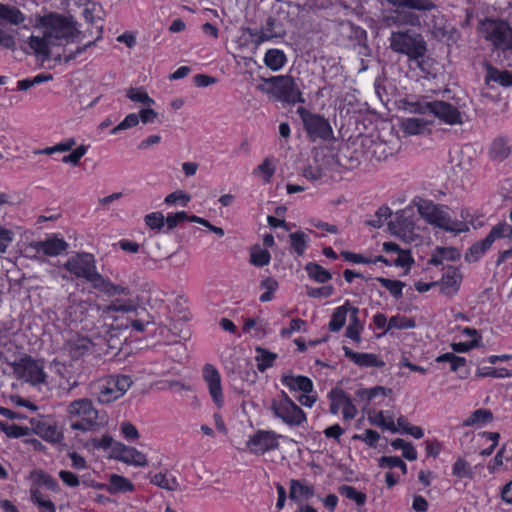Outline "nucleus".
<instances>
[{
    "instance_id": "f257e3e1",
    "label": "nucleus",
    "mask_w": 512,
    "mask_h": 512,
    "mask_svg": "<svg viewBox=\"0 0 512 512\" xmlns=\"http://www.w3.org/2000/svg\"><path fill=\"white\" fill-rule=\"evenodd\" d=\"M43 35L29 38L26 53L34 54L38 60L45 62L50 58H59L60 54L53 53V47L59 46L64 38V16L49 14L42 19Z\"/></svg>"
},
{
    "instance_id": "f03ea898",
    "label": "nucleus",
    "mask_w": 512,
    "mask_h": 512,
    "mask_svg": "<svg viewBox=\"0 0 512 512\" xmlns=\"http://www.w3.org/2000/svg\"><path fill=\"white\" fill-rule=\"evenodd\" d=\"M75 15H66V63L75 60L88 48L94 46L103 37V25H96V35L90 28L82 29Z\"/></svg>"
},
{
    "instance_id": "7ed1b4c3",
    "label": "nucleus",
    "mask_w": 512,
    "mask_h": 512,
    "mask_svg": "<svg viewBox=\"0 0 512 512\" xmlns=\"http://www.w3.org/2000/svg\"><path fill=\"white\" fill-rule=\"evenodd\" d=\"M414 205L420 216L430 225L454 233L468 230V226L464 222L453 220L447 208L443 205L435 204L433 201L423 198L414 200Z\"/></svg>"
},
{
    "instance_id": "20e7f679",
    "label": "nucleus",
    "mask_w": 512,
    "mask_h": 512,
    "mask_svg": "<svg viewBox=\"0 0 512 512\" xmlns=\"http://www.w3.org/2000/svg\"><path fill=\"white\" fill-rule=\"evenodd\" d=\"M389 43L392 51L406 55L411 61L423 58L427 51L424 37L413 29L392 31Z\"/></svg>"
},
{
    "instance_id": "39448f33",
    "label": "nucleus",
    "mask_w": 512,
    "mask_h": 512,
    "mask_svg": "<svg viewBox=\"0 0 512 512\" xmlns=\"http://www.w3.org/2000/svg\"><path fill=\"white\" fill-rule=\"evenodd\" d=\"M67 411L71 428L83 431L95 430L106 418L105 415L99 413L93 406L92 401L87 398L74 400L69 404Z\"/></svg>"
},
{
    "instance_id": "423d86ee",
    "label": "nucleus",
    "mask_w": 512,
    "mask_h": 512,
    "mask_svg": "<svg viewBox=\"0 0 512 512\" xmlns=\"http://www.w3.org/2000/svg\"><path fill=\"white\" fill-rule=\"evenodd\" d=\"M5 363L12 367L13 373L18 379L32 385L42 384L46 380L43 362L32 358L28 354H22L20 357H14V359L5 357Z\"/></svg>"
},
{
    "instance_id": "0eeeda50",
    "label": "nucleus",
    "mask_w": 512,
    "mask_h": 512,
    "mask_svg": "<svg viewBox=\"0 0 512 512\" xmlns=\"http://www.w3.org/2000/svg\"><path fill=\"white\" fill-rule=\"evenodd\" d=\"M271 411L289 427H299L307 421L304 411L288 396L281 391L278 396L271 400Z\"/></svg>"
},
{
    "instance_id": "6e6552de",
    "label": "nucleus",
    "mask_w": 512,
    "mask_h": 512,
    "mask_svg": "<svg viewBox=\"0 0 512 512\" xmlns=\"http://www.w3.org/2000/svg\"><path fill=\"white\" fill-rule=\"evenodd\" d=\"M96 311L103 325L115 327V323L121 320L124 315L137 310L136 303L129 297L115 298L109 304L96 305Z\"/></svg>"
},
{
    "instance_id": "1a4fd4ad",
    "label": "nucleus",
    "mask_w": 512,
    "mask_h": 512,
    "mask_svg": "<svg viewBox=\"0 0 512 512\" xmlns=\"http://www.w3.org/2000/svg\"><path fill=\"white\" fill-rule=\"evenodd\" d=\"M499 238L512 239V225L502 222L493 226L484 239L474 243L468 249L465 254L466 261L469 263L478 261L490 249L494 241Z\"/></svg>"
},
{
    "instance_id": "9d476101",
    "label": "nucleus",
    "mask_w": 512,
    "mask_h": 512,
    "mask_svg": "<svg viewBox=\"0 0 512 512\" xmlns=\"http://www.w3.org/2000/svg\"><path fill=\"white\" fill-rule=\"evenodd\" d=\"M132 384L133 381L128 375H110L99 384L98 401L109 404L121 398Z\"/></svg>"
},
{
    "instance_id": "9b49d317",
    "label": "nucleus",
    "mask_w": 512,
    "mask_h": 512,
    "mask_svg": "<svg viewBox=\"0 0 512 512\" xmlns=\"http://www.w3.org/2000/svg\"><path fill=\"white\" fill-rule=\"evenodd\" d=\"M304 128L312 141L316 139L329 140L333 135L332 127L327 119L319 114H314L304 107L297 109Z\"/></svg>"
},
{
    "instance_id": "f8f14e48",
    "label": "nucleus",
    "mask_w": 512,
    "mask_h": 512,
    "mask_svg": "<svg viewBox=\"0 0 512 512\" xmlns=\"http://www.w3.org/2000/svg\"><path fill=\"white\" fill-rule=\"evenodd\" d=\"M482 32L486 40L496 48L512 49V28L501 20H486L482 22Z\"/></svg>"
},
{
    "instance_id": "ddd939ff",
    "label": "nucleus",
    "mask_w": 512,
    "mask_h": 512,
    "mask_svg": "<svg viewBox=\"0 0 512 512\" xmlns=\"http://www.w3.org/2000/svg\"><path fill=\"white\" fill-rule=\"evenodd\" d=\"M264 81L272 86V92L289 104L304 103L300 88L290 75L273 76Z\"/></svg>"
},
{
    "instance_id": "4468645a",
    "label": "nucleus",
    "mask_w": 512,
    "mask_h": 512,
    "mask_svg": "<svg viewBox=\"0 0 512 512\" xmlns=\"http://www.w3.org/2000/svg\"><path fill=\"white\" fill-rule=\"evenodd\" d=\"M66 270L77 277L85 278L91 285L100 274L96 270L94 256L90 253H76L66 262Z\"/></svg>"
},
{
    "instance_id": "2eb2a0df",
    "label": "nucleus",
    "mask_w": 512,
    "mask_h": 512,
    "mask_svg": "<svg viewBox=\"0 0 512 512\" xmlns=\"http://www.w3.org/2000/svg\"><path fill=\"white\" fill-rule=\"evenodd\" d=\"M121 327H128V322H121L116 324V327H110L108 325L102 326L101 335L99 342L94 345L99 346V349L106 354L115 355L116 351L120 350L122 345V339L118 335V331Z\"/></svg>"
},
{
    "instance_id": "dca6fc26",
    "label": "nucleus",
    "mask_w": 512,
    "mask_h": 512,
    "mask_svg": "<svg viewBox=\"0 0 512 512\" xmlns=\"http://www.w3.org/2000/svg\"><path fill=\"white\" fill-rule=\"evenodd\" d=\"M110 457L137 467H143L148 463L146 456L142 452L122 443L114 444Z\"/></svg>"
},
{
    "instance_id": "f3484780",
    "label": "nucleus",
    "mask_w": 512,
    "mask_h": 512,
    "mask_svg": "<svg viewBox=\"0 0 512 512\" xmlns=\"http://www.w3.org/2000/svg\"><path fill=\"white\" fill-rule=\"evenodd\" d=\"M278 436L272 431H258L247 442L249 450L257 455L278 448Z\"/></svg>"
},
{
    "instance_id": "a211bd4d",
    "label": "nucleus",
    "mask_w": 512,
    "mask_h": 512,
    "mask_svg": "<svg viewBox=\"0 0 512 512\" xmlns=\"http://www.w3.org/2000/svg\"><path fill=\"white\" fill-rule=\"evenodd\" d=\"M92 341L87 337H79L76 339H69L68 344H66V350H68L69 355L73 358L74 364L70 366L74 368L72 373L77 374L79 377L83 371V362L80 360L85 353L88 352Z\"/></svg>"
},
{
    "instance_id": "6ab92c4d",
    "label": "nucleus",
    "mask_w": 512,
    "mask_h": 512,
    "mask_svg": "<svg viewBox=\"0 0 512 512\" xmlns=\"http://www.w3.org/2000/svg\"><path fill=\"white\" fill-rule=\"evenodd\" d=\"M82 296L85 295L82 294ZM68 301L70 304L66 307V314H68L71 322H83L86 320L89 311L96 310L95 306L97 304L94 305L88 302L87 299L72 293L69 295Z\"/></svg>"
},
{
    "instance_id": "aec40b11",
    "label": "nucleus",
    "mask_w": 512,
    "mask_h": 512,
    "mask_svg": "<svg viewBox=\"0 0 512 512\" xmlns=\"http://www.w3.org/2000/svg\"><path fill=\"white\" fill-rule=\"evenodd\" d=\"M432 114L449 125L462 124V114L454 105L445 101H433Z\"/></svg>"
},
{
    "instance_id": "412c9836",
    "label": "nucleus",
    "mask_w": 512,
    "mask_h": 512,
    "mask_svg": "<svg viewBox=\"0 0 512 512\" xmlns=\"http://www.w3.org/2000/svg\"><path fill=\"white\" fill-rule=\"evenodd\" d=\"M203 377L208 384L209 393L214 403L221 407L223 405V393L218 370L213 365L206 364L203 368Z\"/></svg>"
},
{
    "instance_id": "4be33fe9",
    "label": "nucleus",
    "mask_w": 512,
    "mask_h": 512,
    "mask_svg": "<svg viewBox=\"0 0 512 512\" xmlns=\"http://www.w3.org/2000/svg\"><path fill=\"white\" fill-rule=\"evenodd\" d=\"M29 248L34 250L35 257H40V255L54 257L64 251V240L47 238L43 241H33L29 244Z\"/></svg>"
},
{
    "instance_id": "5701e85b",
    "label": "nucleus",
    "mask_w": 512,
    "mask_h": 512,
    "mask_svg": "<svg viewBox=\"0 0 512 512\" xmlns=\"http://www.w3.org/2000/svg\"><path fill=\"white\" fill-rule=\"evenodd\" d=\"M383 22L387 26H403V25H411L415 26L419 24V17L413 12L405 11V10H395L388 12L383 17Z\"/></svg>"
},
{
    "instance_id": "b1692460",
    "label": "nucleus",
    "mask_w": 512,
    "mask_h": 512,
    "mask_svg": "<svg viewBox=\"0 0 512 512\" xmlns=\"http://www.w3.org/2000/svg\"><path fill=\"white\" fill-rule=\"evenodd\" d=\"M345 356L360 367H383L385 363L373 353L354 352L350 348L343 347Z\"/></svg>"
},
{
    "instance_id": "393cba45",
    "label": "nucleus",
    "mask_w": 512,
    "mask_h": 512,
    "mask_svg": "<svg viewBox=\"0 0 512 512\" xmlns=\"http://www.w3.org/2000/svg\"><path fill=\"white\" fill-rule=\"evenodd\" d=\"M281 382L291 391H301L303 393L310 394L313 390V383L311 379L306 376L284 374L281 378Z\"/></svg>"
},
{
    "instance_id": "a878e982",
    "label": "nucleus",
    "mask_w": 512,
    "mask_h": 512,
    "mask_svg": "<svg viewBox=\"0 0 512 512\" xmlns=\"http://www.w3.org/2000/svg\"><path fill=\"white\" fill-rule=\"evenodd\" d=\"M93 288L103 292L109 297L130 295V289L128 287L114 284L109 279L104 278L101 274L96 278V282L93 284Z\"/></svg>"
},
{
    "instance_id": "bb28decb",
    "label": "nucleus",
    "mask_w": 512,
    "mask_h": 512,
    "mask_svg": "<svg viewBox=\"0 0 512 512\" xmlns=\"http://www.w3.org/2000/svg\"><path fill=\"white\" fill-rule=\"evenodd\" d=\"M486 75H485V83L489 85L491 81L498 83L503 87L512 86V71L508 70H499L496 67H493L489 63H485Z\"/></svg>"
},
{
    "instance_id": "cd10ccee",
    "label": "nucleus",
    "mask_w": 512,
    "mask_h": 512,
    "mask_svg": "<svg viewBox=\"0 0 512 512\" xmlns=\"http://www.w3.org/2000/svg\"><path fill=\"white\" fill-rule=\"evenodd\" d=\"M278 28L279 24L277 19L274 17H268L265 25L261 28V35L258 37V39H254L253 43L256 46H259L273 38L281 37L283 33Z\"/></svg>"
},
{
    "instance_id": "c85d7f7f",
    "label": "nucleus",
    "mask_w": 512,
    "mask_h": 512,
    "mask_svg": "<svg viewBox=\"0 0 512 512\" xmlns=\"http://www.w3.org/2000/svg\"><path fill=\"white\" fill-rule=\"evenodd\" d=\"M511 153V146L509 144V140L505 137L496 138L489 150L490 157L495 161H503L506 159Z\"/></svg>"
},
{
    "instance_id": "c756f323",
    "label": "nucleus",
    "mask_w": 512,
    "mask_h": 512,
    "mask_svg": "<svg viewBox=\"0 0 512 512\" xmlns=\"http://www.w3.org/2000/svg\"><path fill=\"white\" fill-rule=\"evenodd\" d=\"M305 271L308 274V277L317 283H327L332 279L331 273L315 262H309L304 267Z\"/></svg>"
},
{
    "instance_id": "7c9ffc66",
    "label": "nucleus",
    "mask_w": 512,
    "mask_h": 512,
    "mask_svg": "<svg viewBox=\"0 0 512 512\" xmlns=\"http://www.w3.org/2000/svg\"><path fill=\"white\" fill-rule=\"evenodd\" d=\"M286 61V55L279 49H269L264 57L265 65L273 71L280 70Z\"/></svg>"
},
{
    "instance_id": "2f4dec72",
    "label": "nucleus",
    "mask_w": 512,
    "mask_h": 512,
    "mask_svg": "<svg viewBox=\"0 0 512 512\" xmlns=\"http://www.w3.org/2000/svg\"><path fill=\"white\" fill-rule=\"evenodd\" d=\"M493 420V413L488 409H477L463 421V426L472 427L484 425Z\"/></svg>"
},
{
    "instance_id": "473e14b6",
    "label": "nucleus",
    "mask_w": 512,
    "mask_h": 512,
    "mask_svg": "<svg viewBox=\"0 0 512 512\" xmlns=\"http://www.w3.org/2000/svg\"><path fill=\"white\" fill-rule=\"evenodd\" d=\"M460 281L461 275L457 270H448L441 278V291L445 294L450 293L451 290L456 291Z\"/></svg>"
},
{
    "instance_id": "72a5a7b5",
    "label": "nucleus",
    "mask_w": 512,
    "mask_h": 512,
    "mask_svg": "<svg viewBox=\"0 0 512 512\" xmlns=\"http://www.w3.org/2000/svg\"><path fill=\"white\" fill-rule=\"evenodd\" d=\"M134 489V485L127 478L118 475L112 474L108 483V490L111 493H119V492H129Z\"/></svg>"
},
{
    "instance_id": "f704fd0d",
    "label": "nucleus",
    "mask_w": 512,
    "mask_h": 512,
    "mask_svg": "<svg viewBox=\"0 0 512 512\" xmlns=\"http://www.w3.org/2000/svg\"><path fill=\"white\" fill-rule=\"evenodd\" d=\"M0 19L18 25L25 20L23 13L16 7L0 3Z\"/></svg>"
},
{
    "instance_id": "c9c22d12",
    "label": "nucleus",
    "mask_w": 512,
    "mask_h": 512,
    "mask_svg": "<svg viewBox=\"0 0 512 512\" xmlns=\"http://www.w3.org/2000/svg\"><path fill=\"white\" fill-rule=\"evenodd\" d=\"M151 483L168 491H177L180 484L177 479L167 473H157L151 478Z\"/></svg>"
},
{
    "instance_id": "e433bc0d",
    "label": "nucleus",
    "mask_w": 512,
    "mask_h": 512,
    "mask_svg": "<svg viewBox=\"0 0 512 512\" xmlns=\"http://www.w3.org/2000/svg\"><path fill=\"white\" fill-rule=\"evenodd\" d=\"M36 434L41 436L43 439L47 441L57 442L60 440L62 434L59 432L56 427L47 424L45 422H38L34 428Z\"/></svg>"
},
{
    "instance_id": "4c0bfd02",
    "label": "nucleus",
    "mask_w": 512,
    "mask_h": 512,
    "mask_svg": "<svg viewBox=\"0 0 512 512\" xmlns=\"http://www.w3.org/2000/svg\"><path fill=\"white\" fill-rule=\"evenodd\" d=\"M348 305L349 302L347 301L343 306H340L335 309L334 313L332 314L331 320L329 322V329L332 332H337L342 329L346 322V316L348 313Z\"/></svg>"
},
{
    "instance_id": "58836bf2",
    "label": "nucleus",
    "mask_w": 512,
    "mask_h": 512,
    "mask_svg": "<svg viewBox=\"0 0 512 512\" xmlns=\"http://www.w3.org/2000/svg\"><path fill=\"white\" fill-rule=\"evenodd\" d=\"M256 351L257 368L259 371L264 372L266 369L273 366L277 354L260 347L256 348Z\"/></svg>"
},
{
    "instance_id": "ea45409f",
    "label": "nucleus",
    "mask_w": 512,
    "mask_h": 512,
    "mask_svg": "<svg viewBox=\"0 0 512 512\" xmlns=\"http://www.w3.org/2000/svg\"><path fill=\"white\" fill-rule=\"evenodd\" d=\"M126 96L133 102L140 103L145 107H151L155 104L148 93L142 88L131 87L127 90Z\"/></svg>"
},
{
    "instance_id": "a19ab883",
    "label": "nucleus",
    "mask_w": 512,
    "mask_h": 512,
    "mask_svg": "<svg viewBox=\"0 0 512 512\" xmlns=\"http://www.w3.org/2000/svg\"><path fill=\"white\" fill-rule=\"evenodd\" d=\"M290 247L298 256H302L308 243L307 235L302 231H296L289 235Z\"/></svg>"
},
{
    "instance_id": "79ce46f5",
    "label": "nucleus",
    "mask_w": 512,
    "mask_h": 512,
    "mask_svg": "<svg viewBox=\"0 0 512 512\" xmlns=\"http://www.w3.org/2000/svg\"><path fill=\"white\" fill-rule=\"evenodd\" d=\"M389 3L398 6H405L416 10H432L436 6L432 0H387Z\"/></svg>"
},
{
    "instance_id": "37998d69",
    "label": "nucleus",
    "mask_w": 512,
    "mask_h": 512,
    "mask_svg": "<svg viewBox=\"0 0 512 512\" xmlns=\"http://www.w3.org/2000/svg\"><path fill=\"white\" fill-rule=\"evenodd\" d=\"M338 493L341 496L354 501L359 506L364 505L367 499L365 493L358 491L356 488L350 485H341L338 488Z\"/></svg>"
},
{
    "instance_id": "c03bdc74",
    "label": "nucleus",
    "mask_w": 512,
    "mask_h": 512,
    "mask_svg": "<svg viewBox=\"0 0 512 512\" xmlns=\"http://www.w3.org/2000/svg\"><path fill=\"white\" fill-rule=\"evenodd\" d=\"M314 495V490L312 486H306L302 485L297 480H291L290 483V498L291 499H297V498H305L309 499Z\"/></svg>"
},
{
    "instance_id": "a18cd8bd",
    "label": "nucleus",
    "mask_w": 512,
    "mask_h": 512,
    "mask_svg": "<svg viewBox=\"0 0 512 512\" xmlns=\"http://www.w3.org/2000/svg\"><path fill=\"white\" fill-rule=\"evenodd\" d=\"M0 431L9 438H19L30 434V428L9 424L4 421H0Z\"/></svg>"
},
{
    "instance_id": "49530a36",
    "label": "nucleus",
    "mask_w": 512,
    "mask_h": 512,
    "mask_svg": "<svg viewBox=\"0 0 512 512\" xmlns=\"http://www.w3.org/2000/svg\"><path fill=\"white\" fill-rule=\"evenodd\" d=\"M376 281H378L383 287H385L390 294L399 299L403 296L402 290L405 286V283L399 280H391L384 277H377Z\"/></svg>"
},
{
    "instance_id": "de8ad7c7",
    "label": "nucleus",
    "mask_w": 512,
    "mask_h": 512,
    "mask_svg": "<svg viewBox=\"0 0 512 512\" xmlns=\"http://www.w3.org/2000/svg\"><path fill=\"white\" fill-rule=\"evenodd\" d=\"M427 126V122L420 118H407L402 122V129L409 135L421 133Z\"/></svg>"
},
{
    "instance_id": "09e8293b",
    "label": "nucleus",
    "mask_w": 512,
    "mask_h": 512,
    "mask_svg": "<svg viewBox=\"0 0 512 512\" xmlns=\"http://www.w3.org/2000/svg\"><path fill=\"white\" fill-rule=\"evenodd\" d=\"M416 326L415 320L402 315L392 316L386 327V331L391 329H411Z\"/></svg>"
},
{
    "instance_id": "8fccbe9b",
    "label": "nucleus",
    "mask_w": 512,
    "mask_h": 512,
    "mask_svg": "<svg viewBox=\"0 0 512 512\" xmlns=\"http://www.w3.org/2000/svg\"><path fill=\"white\" fill-rule=\"evenodd\" d=\"M412 222L404 217H397L395 221L389 223L391 232L398 236H404L406 232H411Z\"/></svg>"
},
{
    "instance_id": "3c124183",
    "label": "nucleus",
    "mask_w": 512,
    "mask_h": 512,
    "mask_svg": "<svg viewBox=\"0 0 512 512\" xmlns=\"http://www.w3.org/2000/svg\"><path fill=\"white\" fill-rule=\"evenodd\" d=\"M99 5L89 0L85 6L79 11L78 16L83 17L88 25H94L96 24V14L99 10Z\"/></svg>"
},
{
    "instance_id": "603ef678",
    "label": "nucleus",
    "mask_w": 512,
    "mask_h": 512,
    "mask_svg": "<svg viewBox=\"0 0 512 512\" xmlns=\"http://www.w3.org/2000/svg\"><path fill=\"white\" fill-rule=\"evenodd\" d=\"M31 500L38 505L40 512H55V506L52 501L44 499L38 488L31 489Z\"/></svg>"
},
{
    "instance_id": "864d4df0",
    "label": "nucleus",
    "mask_w": 512,
    "mask_h": 512,
    "mask_svg": "<svg viewBox=\"0 0 512 512\" xmlns=\"http://www.w3.org/2000/svg\"><path fill=\"white\" fill-rule=\"evenodd\" d=\"M329 397L331 400L330 403V412L332 414H337L346 403L344 400H348V396L342 390H332L329 393Z\"/></svg>"
},
{
    "instance_id": "5fc2aeb1",
    "label": "nucleus",
    "mask_w": 512,
    "mask_h": 512,
    "mask_svg": "<svg viewBox=\"0 0 512 512\" xmlns=\"http://www.w3.org/2000/svg\"><path fill=\"white\" fill-rule=\"evenodd\" d=\"M275 165L273 164L272 160L270 158L264 159V161L258 165L254 171L253 174H261L263 176V179L265 182H270V179L275 173Z\"/></svg>"
},
{
    "instance_id": "6e6d98bb",
    "label": "nucleus",
    "mask_w": 512,
    "mask_h": 512,
    "mask_svg": "<svg viewBox=\"0 0 512 512\" xmlns=\"http://www.w3.org/2000/svg\"><path fill=\"white\" fill-rule=\"evenodd\" d=\"M372 424L383 427L391 432H398V428L395 425L392 418L386 419L382 411L376 412L373 416L369 417Z\"/></svg>"
},
{
    "instance_id": "4d7b16f0",
    "label": "nucleus",
    "mask_w": 512,
    "mask_h": 512,
    "mask_svg": "<svg viewBox=\"0 0 512 512\" xmlns=\"http://www.w3.org/2000/svg\"><path fill=\"white\" fill-rule=\"evenodd\" d=\"M476 376L478 377H494V378H509L512 376V373L506 368H493V367H485L480 368L476 371Z\"/></svg>"
},
{
    "instance_id": "13d9d810",
    "label": "nucleus",
    "mask_w": 512,
    "mask_h": 512,
    "mask_svg": "<svg viewBox=\"0 0 512 512\" xmlns=\"http://www.w3.org/2000/svg\"><path fill=\"white\" fill-rule=\"evenodd\" d=\"M35 484L39 487L54 491L57 487L55 480L43 471H37L32 474Z\"/></svg>"
},
{
    "instance_id": "bf43d9fd",
    "label": "nucleus",
    "mask_w": 512,
    "mask_h": 512,
    "mask_svg": "<svg viewBox=\"0 0 512 512\" xmlns=\"http://www.w3.org/2000/svg\"><path fill=\"white\" fill-rule=\"evenodd\" d=\"M88 145H78L75 149L66 152V163L71 164L72 166H79L82 157L88 151Z\"/></svg>"
},
{
    "instance_id": "052dcab7",
    "label": "nucleus",
    "mask_w": 512,
    "mask_h": 512,
    "mask_svg": "<svg viewBox=\"0 0 512 512\" xmlns=\"http://www.w3.org/2000/svg\"><path fill=\"white\" fill-rule=\"evenodd\" d=\"M271 255L264 249L253 250L250 255V263L257 267H263L269 264Z\"/></svg>"
},
{
    "instance_id": "680f3d73",
    "label": "nucleus",
    "mask_w": 512,
    "mask_h": 512,
    "mask_svg": "<svg viewBox=\"0 0 512 512\" xmlns=\"http://www.w3.org/2000/svg\"><path fill=\"white\" fill-rule=\"evenodd\" d=\"M194 215H188L185 211H180L174 214H168L165 218V224L168 230L174 229L178 224L184 221H190Z\"/></svg>"
},
{
    "instance_id": "e2e57ef3",
    "label": "nucleus",
    "mask_w": 512,
    "mask_h": 512,
    "mask_svg": "<svg viewBox=\"0 0 512 512\" xmlns=\"http://www.w3.org/2000/svg\"><path fill=\"white\" fill-rule=\"evenodd\" d=\"M380 467L400 468L403 474L407 473V465L396 456H383L379 460Z\"/></svg>"
},
{
    "instance_id": "0e129e2a",
    "label": "nucleus",
    "mask_w": 512,
    "mask_h": 512,
    "mask_svg": "<svg viewBox=\"0 0 512 512\" xmlns=\"http://www.w3.org/2000/svg\"><path fill=\"white\" fill-rule=\"evenodd\" d=\"M116 442L110 435H103L100 438H93L87 443L89 449H107L114 446Z\"/></svg>"
},
{
    "instance_id": "69168bd1",
    "label": "nucleus",
    "mask_w": 512,
    "mask_h": 512,
    "mask_svg": "<svg viewBox=\"0 0 512 512\" xmlns=\"http://www.w3.org/2000/svg\"><path fill=\"white\" fill-rule=\"evenodd\" d=\"M139 123V116L136 113L128 114L117 126L111 130V134H117L122 130H126L137 126Z\"/></svg>"
},
{
    "instance_id": "338daca9",
    "label": "nucleus",
    "mask_w": 512,
    "mask_h": 512,
    "mask_svg": "<svg viewBox=\"0 0 512 512\" xmlns=\"http://www.w3.org/2000/svg\"><path fill=\"white\" fill-rule=\"evenodd\" d=\"M391 214L392 212L389 207L382 206L376 211L375 218L367 221V225L379 228L383 225L384 221L391 216Z\"/></svg>"
},
{
    "instance_id": "774afa93",
    "label": "nucleus",
    "mask_w": 512,
    "mask_h": 512,
    "mask_svg": "<svg viewBox=\"0 0 512 512\" xmlns=\"http://www.w3.org/2000/svg\"><path fill=\"white\" fill-rule=\"evenodd\" d=\"M306 293L311 298H328L334 294V287L331 285L323 287H307Z\"/></svg>"
}]
</instances>
